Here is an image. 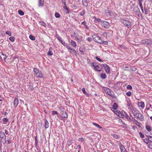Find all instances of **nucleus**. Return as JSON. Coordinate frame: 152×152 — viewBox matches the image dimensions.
<instances>
[{
    "mask_svg": "<svg viewBox=\"0 0 152 152\" xmlns=\"http://www.w3.org/2000/svg\"><path fill=\"white\" fill-rule=\"evenodd\" d=\"M66 47L68 49V50L69 51V50H70V49H71V48L70 47H69V46L68 45H66Z\"/></svg>",
    "mask_w": 152,
    "mask_h": 152,
    "instance_id": "nucleus-64",
    "label": "nucleus"
},
{
    "mask_svg": "<svg viewBox=\"0 0 152 152\" xmlns=\"http://www.w3.org/2000/svg\"><path fill=\"white\" fill-rule=\"evenodd\" d=\"M126 88L128 89L131 90L132 89V86L130 85H128L127 86Z\"/></svg>",
    "mask_w": 152,
    "mask_h": 152,
    "instance_id": "nucleus-49",
    "label": "nucleus"
},
{
    "mask_svg": "<svg viewBox=\"0 0 152 152\" xmlns=\"http://www.w3.org/2000/svg\"><path fill=\"white\" fill-rule=\"evenodd\" d=\"M71 44L74 46L75 47L76 46V43L74 41L72 40L71 41Z\"/></svg>",
    "mask_w": 152,
    "mask_h": 152,
    "instance_id": "nucleus-37",
    "label": "nucleus"
},
{
    "mask_svg": "<svg viewBox=\"0 0 152 152\" xmlns=\"http://www.w3.org/2000/svg\"><path fill=\"white\" fill-rule=\"evenodd\" d=\"M64 9L65 10H69V8H67V6H66V5H64V6L63 7Z\"/></svg>",
    "mask_w": 152,
    "mask_h": 152,
    "instance_id": "nucleus-60",
    "label": "nucleus"
},
{
    "mask_svg": "<svg viewBox=\"0 0 152 152\" xmlns=\"http://www.w3.org/2000/svg\"><path fill=\"white\" fill-rule=\"evenodd\" d=\"M52 115H53L55 114H57V113L56 111H52Z\"/></svg>",
    "mask_w": 152,
    "mask_h": 152,
    "instance_id": "nucleus-51",
    "label": "nucleus"
},
{
    "mask_svg": "<svg viewBox=\"0 0 152 152\" xmlns=\"http://www.w3.org/2000/svg\"><path fill=\"white\" fill-rule=\"evenodd\" d=\"M138 106L139 107H140L142 108H143L145 106L144 102H139L138 103Z\"/></svg>",
    "mask_w": 152,
    "mask_h": 152,
    "instance_id": "nucleus-16",
    "label": "nucleus"
},
{
    "mask_svg": "<svg viewBox=\"0 0 152 152\" xmlns=\"http://www.w3.org/2000/svg\"><path fill=\"white\" fill-rule=\"evenodd\" d=\"M82 3L84 6L86 7L88 5V2L87 0H83Z\"/></svg>",
    "mask_w": 152,
    "mask_h": 152,
    "instance_id": "nucleus-17",
    "label": "nucleus"
},
{
    "mask_svg": "<svg viewBox=\"0 0 152 152\" xmlns=\"http://www.w3.org/2000/svg\"><path fill=\"white\" fill-rule=\"evenodd\" d=\"M70 53H72L74 54H75V55H76V51L74 49H73L71 48L70 50L69 51Z\"/></svg>",
    "mask_w": 152,
    "mask_h": 152,
    "instance_id": "nucleus-27",
    "label": "nucleus"
},
{
    "mask_svg": "<svg viewBox=\"0 0 152 152\" xmlns=\"http://www.w3.org/2000/svg\"><path fill=\"white\" fill-rule=\"evenodd\" d=\"M143 0H138V2H139V5L140 7H142V2H143Z\"/></svg>",
    "mask_w": 152,
    "mask_h": 152,
    "instance_id": "nucleus-32",
    "label": "nucleus"
},
{
    "mask_svg": "<svg viewBox=\"0 0 152 152\" xmlns=\"http://www.w3.org/2000/svg\"><path fill=\"white\" fill-rule=\"evenodd\" d=\"M91 37H88L87 39V40L89 42H91Z\"/></svg>",
    "mask_w": 152,
    "mask_h": 152,
    "instance_id": "nucleus-62",
    "label": "nucleus"
},
{
    "mask_svg": "<svg viewBox=\"0 0 152 152\" xmlns=\"http://www.w3.org/2000/svg\"><path fill=\"white\" fill-rule=\"evenodd\" d=\"M139 134L140 135V136L141 138H144L145 136L141 132H140Z\"/></svg>",
    "mask_w": 152,
    "mask_h": 152,
    "instance_id": "nucleus-47",
    "label": "nucleus"
},
{
    "mask_svg": "<svg viewBox=\"0 0 152 152\" xmlns=\"http://www.w3.org/2000/svg\"><path fill=\"white\" fill-rule=\"evenodd\" d=\"M100 77L102 79H105L106 77V75L105 73H102L101 74Z\"/></svg>",
    "mask_w": 152,
    "mask_h": 152,
    "instance_id": "nucleus-22",
    "label": "nucleus"
},
{
    "mask_svg": "<svg viewBox=\"0 0 152 152\" xmlns=\"http://www.w3.org/2000/svg\"><path fill=\"white\" fill-rule=\"evenodd\" d=\"M76 40L78 42H80L81 41V38L80 37H79V38H77Z\"/></svg>",
    "mask_w": 152,
    "mask_h": 152,
    "instance_id": "nucleus-41",
    "label": "nucleus"
},
{
    "mask_svg": "<svg viewBox=\"0 0 152 152\" xmlns=\"http://www.w3.org/2000/svg\"><path fill=\"white\" fill-rule=\"evenodd\" d=\"M135 118L137 119H139L140 121H143L144 118V117L140 112L138 113V114L137 115Z\"/></svg>",
    "mask_w": 152,
    "mask_h": 152,
    "instance_id": "nucleus-5",
    "label": "nucleus"
},
{
    "mask_svg": "<svg viewBox=\"0 0 152 152\" xmlns=\"http://www.w3.org/2000/svg\"><path fill=\"white\" fill-rule=\"evenodd\" d=\"M29 38L31 39L32 40H34L35 39V37L34 36L32 35H29Z\"/></svg>",
    "mask_w": 152,
    "mask_h": 152,
    "instance_id": "nucleus-34",
    "label": "nucleus"
},
{
    "mask_svg": "<svg viewBox=\"0 0 152 152\" xmlns=\"http://www.w3.org/2000/svg\"><path fill=\"white\" fill-rule=\"evenodd\" d=\"M148 148L150 149H152V142H150L148 146Z\"/></svg>",
    "mask_w": 152,
    "mask_h": 152,
    "instance_id": "nucleus-55",
    "label": "nucleus"
},
{
    "mask_svg": "<svg viewBox=\"0 0 152 152\" xmlns=\"http://www.w3.org/2000/svg\"><path fill=\"white\" fill-rule=\"evenodd\" d=\"M118 105L117 103H114L113 105V108L114 109H117L118 107Z\"/></svg>",
    "mask_w": 152,
    "mask_h": 152,
    "instance_id": "nucleus-26",
    "label": "nucleus"
},
{
    "mask_svg": "<svg viewBox=\"0 0 152 152\" xmlns=\"http://www.w3.org/2000/svg\"><path fill=\"white\" fill-rule=\"evenodd\" d=\"M68 117V115L66 113H65V114L63 116H61L60 117V118H61L62 119H63V118H67Z\"/></svg>",
    "mask_w": 152,
    "mask_h": 152,
    "instance_id": "nucleus-30",
    "label": "nucleus"
},
{
    "mask_svg": "<svg viewBox=\"0 0 152 152\" xmlns=\"http://www.w3.org/2000/svg\"><path fill=\"white\" fill-rule=\"evenodd\" d=\"M6 34H7L8 35L10 36H11L12 35L11 32L9 31H7L6 32Z\"/></svg>",
    "mask_w": 152,
    "mask_h": 152,
    "instance_id": "nucleus-44",
    "label": "nucleus"
},
{
    "mask_svg": "<svg viewBox=\"0 0 152 152\" xmlns=\"http://www.w3.org/2000/svg\"><path fill=\"white\" fill-rule=\"evenodd\" d=\"M111 90L108 89L107 91V93L110 96H111L113 98L116 99V96L115 95L114 93H111Z\"/></svg>",
    "mask_w": 152,
    "mask_h": 152,
    "instance_id": "nucleus-8",
    "label": "nucleus"
},
{
    "mask_svg": "<svg viewBox=\"0 0 152 152\" xmlns=\"http://www.w3.org/2000/svg\"><path fill=\"white\" fill-rule=\"evenodd\" d=\"M34 139H35V146H36L37 145V144L38 143V140H37V137H35Z\"/></svg>",
    "mask_w": 152,
    "mask_h": 152,
    "instance_id": "nucleus-43",
    "label": "nucleus"
},
{
    "mask_svg": "<svg viewBox=\"0 0 152 152\" xmlns=\"http://www.w3.org/2000/svg\"><path fill=\"white\" fill-rule=\"evenodd\" d=\"M102 65L106 72L107 73H109L110 71V67L106 64H103Z\"/></svg>",
    "mask_w": 152,
    "mask_h": 152,
    "instance_id": "nucleus-7",
    "label": "nucleus"
},
{
    "mask_svg": "<svg viewBox=\"0 0 152 152\" xmlns=\"http://www.w3.org/2000/svg\"><path fill=\"white\" fill-rule=\"evenodd\" d=\"M127 106L129 107L132 105H131V103L130 102H129L128 101H127Z\"/></svg>",
    "mask_w": 152,
    "mask_h": 152,
    "instance_id": "nucleus-54",
    "label": "nucleus"
},
{
    "mask_svg": "<svg viewBox=\"0 0 152 152\" xmlns=\"http://www.w3.org/2000/svg\"><path fill=\"white\" fill-rule=\"evenodd\" d=\"M15 37H11L9 38V40L12 42H13L15 40Z\"/></svg>",
    "mask_w": 152,
    "mask_h": 152,
    "instance_id": "nucleus-39",
    "label": "nucleus"
},
{
    "mask_svg": "<svg viewBox=\"0 0 152 152\" xmlns=\"http://www.w3.org/2000/svg\"><path fill=\"white\" fill-rule=\"evenodd\" d=\"M112 135L113 137L115 139H118L119 138L118 136V135H117L116 134H113Z\"/></svg>",
    "mask_w": 152,
    "mask_h": 152,
    "instance_id": "nucleus-40",
    "label": "nucleus"
},
{
    "mask_svg": "<svg viewBox=\"0 0 152 152\" xmlns=\"http://www.w3.org/2000/svg\"><path fill=\"white\" fill-rule=\"evenodd\" d=\"M18 104V100L17 98L15 97L14 99V106L15 107H16Z\"/></svg>",
    "mask_w": 152,
    "mask_h": 152,
    "instance_id": "nucleus-10",
    "label": "nucleus"
},
{
    "mask_svg": "<svg viewBox=\"0 0 152 152\" xmlns=\"http://www.w3.org/2000/svg\"><path fill=\"white\" fill-rule=\"evenodd\" d=\"M118 47L119 48H121V49H125V46L124 45H118Z\"/></svg>",
    "mask_w": 152,
    "mask_h": 152,
    "instance_id": "nucleus-25",
    "label": "nucleus"
},
{
    "mask_svg": "<svg viewBox=\"0 0 152 152\" xmlns=\"http://www.w3.org/2000/svg\"><path fill=\"white\" fill-rule=\"evenodd\" d=\"M45 127L46 129L49 127V123L47 120H46L45 121Z\"/></svg>",
    "mask_w": 152,
    "mask_h": 152,
    "instance_id": "nucleus-23",
    "label": "nucleus"
},
{
    "mask_svg": "<svg viewBox=\"0 0 152 152\" xmlns=\"http://www.w3.org/2000/svg\"><path fill=\"white\" fill-rule=\"evenodd\" d=\"M96 63H92L91 64V66H94V67H95V66H96Z\"/></svg>",
    "mask_w": 152,
    "mask_h": 152,
    "instance_id": "nucleus-52",
    "label": "nucleus"
},
{
    "mask_svg": "<svg viewBox=\"0 0 152 152\" xmlns=\"http://www.w3.org/2000/svg\"><path fill=\"white\" fill-rule=\"evenodd\" d=\"M34 71L35 72V75L37 77L41 78L43 76V74L42 72L40 71H39L37 68H34Z\"/></svg>",
    "mask_w": 152,
    "mask_h": 152,
    "instance_id": "nucleus-1",
    "label": "nucleus"
},
{
    "mask_svg": "<svg viewBox=\"0 0 152 152\" xmlns=\"http://www.w3.org/2000/svg\"><path fill=\"white\" fill-rule=\"evenodd\" d=\"M148 139L151 142H152V137L149 136L148 137Z\"/></svg>",
    "mask_w": 152,
    "mask_h": 152,
    "instance_id": "nucleus-48",
    "label": "nucleus"
},
{
    "mask_svg": "<svg viewBox=\"0 0 152 152\" xmlns=\"http://www.w3.org/2000/svg\"><path fill=\"white\" fill-rule=\"evenodd\" d=\"M145 128L147 130L148 132H150L151 130V127L148 125H146Z\"/></svg>",
    "mask_w": 152,
    "mask_h": 152,
    "instance_id": "nucleus-19",
    "label": "nucleus"
},
{
    "mask_svg": "<svg viewBox=\"0 0 152 152\" xmlns=\"http://www.w3.org/2000/svg\"><path fill=\"white\" fill-rule=\"evenodd\" d=\"M62 3L64 4V5H66V1L65 0H61Z\"/></svg>",
    "mask_w": 152,
    "mask_h": 152,
    "instance_id": "nucleus-59",
    "label": "nucleus"
},
{
    "mask_svg": "<svg viewBox=\"0 0 152 152\" xmlns=\"http://www.w3.org/2000/svg\"><path fill=\"white\" fill-rule=\"evenodd\" d=\"M102 43H101V44H103L104 45H107V41H103L102 40Z\"/></svg>",
    "mask_w": 152,
    "mask_h": 152,
    "instance_id": "nucleus-58",
    "label": "nucleus"
},
{
    "mask_svg": "<svg viewBox=\"0 0 152 152\" xmlns=\"http://www.w3.org/2000/svg\"><path fill=\"white\" fill-rule=\"evenodd\" d=\"M85 11L84 10H83L80 13V15L81 16H83L85 14Z\"/></svg>",
    "mask_w": 152,
    "mask_h": 152,
    "instance_id": "nucleus-50",
    "label": "nucleus"
},
{
    "mask_svg": "<svg viewBox=\"0 0 152 152\" xmlns=\"http://www.w3.org/2000/svg\"><path fill=\"white\" fill-rule=\"evenodd\" d=\"M93 124L94 125L99 129H101L102 128V127L100 126L98 124L96 123H93Z\"/></svg>",
    "mask_w": 152,
    "mask_h": 152,
    "instance_id": "nucleus-31",
    "label": "nucleus"
},
{
    "mask_svg": "<svg viewBox=\"0 0 152 152\" xmlns=\"http://www.w3.org/2000/svg\"><path fill=\"white\" fill-rule=\"evenodd\" d=\"M82 91L83 92V94H84L88 96H89V94L86 92L85 89L84 88H82Z\"/></svg>",
    "mask_w": 152,
    "mask_h": 152,
    "instance_id": "nucleus-24",
    "label": "nucleus"
},
{
    "mask_svg": "<svg viewBox=\"0 0 152 152\" xmlns=\"http://www.w3.org/2000/svg\"><path fill=\"white\" fill-rule=\"evenodd\" d=\"M131 92L129 91L126 93V95L128 96H130L131 95Z\"/></svg>",
    "mask_w": 152,
    "mask_h": 152,
    "instance_id": "nucleus-53",
    "label": "nucleus"
},
{
    "mask_svg": "<svg viewBox=\"0 0 152 152\" xmlns=\"http://www.w3.org/2000/svg\"><path fill=\"white\" fill-rule=\"evenodd\" d=\"M93 39L94 41L99 43H101L102 42V39L100 37L97 36L96 35H94L92 36Z\"/></svg>",
    "mask_w": 152,
    "mask_h": 152,
    "instance_id": "nucleus-3",
    "label": "nucleus"
},
{
    "mask_svg": "<svg viewBox=\"0 0 152 152\" xmlns=\"http://www.w3.org/2000/svg\"><path fill=\"white\" fill-rule=\"evenodd\" d=\"M84 140L85 138L82 137L80 138L79 139V140L81 142H82L83 141H84Z\"/></svg>",
    "mask_w": 152,
    "mask_h": 152,
    "instance_id": "nucleus-57",
    "label": "nucleus"
},
{
    "mask_svg": "<svg viewBox=\"0 0 152 152\" xmlns=\"http://www.w3.org/2000/svg\"><path fill=\"white\" fill-rule=\"evenodd\" d=\"M77 147H78V148H79V150H78V152H82V151L81 150V147L80 145H77Z\"/></svg>",
    "mask_w": 152,
    "mask_h": 152,
    "instance_id": "nucleus-42",
    "label": "nucleus"
},
{
    "mask_svg": "<svg viewBox=\"0 0 152 152\" xmlns=\"http://www.w3.org/2000/svg\"><path fill=\"white\" fill-rule=\"evenodd\" d=\"M129 108H130L131 110H133V111L134 110V107H133V106H132V105H131V106L129 107Z\"/></svg>",
    "mask_w": 152,
    "mask_h": 152,
    "instance_id": "nucleus-61",
    "label": "nucleus"
},
{
    "mask_svg": "<svg viewBox=\"0 0 152 152\" xmlns=\"http://www.w3.org/2000/svg\"><path fill=\"white\" fill-rule=\"evenodd\" d=\"M132 112L133 114V115L135 117V116H136L138 114V113L139 112V111H137L136 110H134L132 111Z\"/></svg>",
    "mask_w": 152,
    "mask_h": 152,
    "instance_id": "nucleus-15",
    "label": "nucleus"
},
{
    "mask_svg": "<svg viewBox=\"0 0 152 152\" xmlns=\"http://www.w3.org/2000/svg\"><path fill=\"white\" fill-rule=\"evenodd\" d=\"M105 14L106 15L109 17L111 16V13L108 9H107L105 11Z\"/></svg>",
    "mask_w": 152,
    "mask_h": 152,
    "instance_id": "nucleus-11",
    "label": "nucleus"
},
{
    "mask_svg": "<svg viewBox=\"0 0 152 152\" xmlns=\"http://www.w3.org/2000/svg\"><path fill=\"white\" fill-rule=\"evenodd\" d=\"M124 113L125 114V118L127 119L129 121H131V119L130 117L126 115L124 111Z\"/></svg>",
    "mask_w": 152,
    "mask_h": 152,
    "instance_id": "nucleus-29",
    "label": "nucleus"
},
{
    "mask_svg": "<svg viewBox=\"0 0 152 152\" xmlns=\"http://www.w3.org/2000/svg\"><path fill=\"white\" fill-rule=\"evenodd\" d=\"M94 18L95 19L94 22L96 23H97L99 22L102 23V20L100 19L99 18H97L95 17H94Z\"/></svg>",
    "mask_w": 152,
    "mask_h": 152,
    "instance_id": "nucleus-14",
    "label": "nucleus"
},
{
    "mask_svg": "<svg viewBox=\"0 0 152 152\" xmlns=\"http://www.w3.org/2000/svg\"><path fill=\"white\" fill-rule=\"evenodd\" d=\"M18 13L20 15H24V12L21 10H19L18 11Z\"/></svg>",
    "mask_w": 152,
    "mask_h": 152,
    "instance_id": "nucleus-36",
    "label": "nucleus"
},
{
    "mask_svg": "<svg viewBox=\"0 0 152 152\" xmlns=\"http://www.w3.org/2000/svg\"><path fill=\"white\" fill-rule=\"evenodd\" d=\"M95 58L98 61H100V62H102L103 61L100 59L98 57L96 56V57Z\"/></svg>",
    "mask_w": 152,
    "mask_h": 152,
    "instance_id": "nucleus-46",
    "label": "nucleus"
},
{
    "mask_svg": "<svg viewBox=\"0 0 152 152\" xmlns=\"http://www.w3.org/2000/svg\"><path fill=\"white\" fill-rule=\"evenodd\" d=\"M133 121L139 127H140L141 126L139 124V123L138 122V121L135 119H134L133 120Z\"/></svg>",
    "mask_w": 152,
    "mask_h": 152,
    "instance_id": "nucleus-21",
    "label": "nucleus"
},
{
    "mask_svg": "<svg viewBox=\"0 0 152 152\" xmlns=\"http://www.w3.org/2000/svg\"><path fill=\"white\" fill-rule=\"evenodd\" d=\"M65 46L66 45V44L64 41H63L62 40V42H61Z\"/></svg>",
    "mask_w": 152,
    "mask_h": 152,
    "instance_id": "nucleus-63",
    "label": "nucleus"
},
{
    "mask_svg": "<svg viewBox=\"0 0 152 152\" xmlns=\"http://www.w3.org/2000/svg\"><path fill=\"white\" fill-rule=\"evenodd\" d=\"M87 23L85 21H84L81 23V24L83 25L87 29H88L89 28L87 26Z\"/></svg>",
    "mask_w": 152,
    "mask_h": 152,
    "instance_id": "nucleus-18",
    "label": "nucleus"
},
{
    "mask_svg": "<svg viewBox=\"0 0 152 152\" xmlns=\"http://www.w3.org/2000/svg\"><path fill=\"white\" fill-rule=\"evenodd\" d=\"M102 25L104 28H108L110 26V24L108 22L102 21Z\"/></svg>",
    "mask_w": 152,
    "mask_h": 152,
    "instance_id": "nucleus-6",
    "label": "nucleus"
},
{
    "mask_svg": "<svg viewBox=\"0 0 152 152\" xmlns=\"http://www.w3.org/2000/svg\"><path fill=\"white\" fill-rule=\"evenodd\" d=\"M142 43L146 45H151L152 44V41L150 39H146L142 40Z\"/></svg>",
    "mask_w": 152,
    "mask_h": 152,
    "instance_id": "nucleus-4",
    "label": "nucleus"
},
{
    "mask_svg": "<svg viewBox=\"0 0 152 152\" xmlns=\"http://www.w3.org/2000/svg\"><path fill=\"white\" fill-rule=\"evenodd\" d=\"M56 36L57 38L60 42H62V40L61 39V38L58 34H57Z\"/></svg>",
    "mask_w": 152,
    "mask_h": 152,
    "instance_id": "nucleus-33",
    "label": "nucleus"
},
{
    "mask_svg": "<svg viewBox=\"0 0 152 152\" xmlns=\"http://www.w3.org/2000/svg\"><path fill=\"white\" fill-rule=\"evenodd\" d=\"M148 139H145L144 140V142L146 143V144H147L148 143Z\"/></svg>",
    "mask_w": 152,
    "mask_h": 152,
    "instance_id": "nucleus-56",
    "label": "nucleus"
},
{
    "mask_svg": "<svg viewBox=\"0 0 152 152\" xmlns=\"http://www.w3.org/2000/svg\"><path fill=\"white\" fill-rule=\"evenodd\" d=\"M3 122L4 124H6L8 121V119L6 118H4L3 119Z\"/></svg>",
    "mask_w": 152,
    "mask_h": 152,
    "instance_id": "nucleus-35",
    "label": "nucleus"
},
{
    "mask_svg": "<svg viewBox=\"0 0 152 152\" xmlns=\"http://www.w3.org/2000/svg\"><path fill=\"white\" fill-rule=\"evenodd\" d=\"M121 21L125 26H126L128 28H130L131 27V23L129 21L124 19H121Z\"/></svg>",
    "mask_w": 152,
    "mask_h": 152,
    "instance_id": "nucleus-2",
    "label": "nucleus"
},
{
    "mask_svg": "<svg viewBox=\"0 0 152 152\" xmlns=\"http://www.w3.org/2000/svg\"><path fill=\"white\" fill-rule=\"evenodd\" d=\"M44 4V0H39V6H42Z\"/></svg>",
    "mask_w": 152,
    "mask_h": 152,
    "instance_id": "nucleus-20",
    "label": "nucleus"
},
{
    "mask_svg": "<svg viewBox=\"0 0 152 152\" xmlns=\"http://www.w3.org/2000/svg\"><path fill=\"white\" fill-rule=\"evenodd\" d=\"M55 16L56 18H59L60 17V15L58 12H56L55 13Z\"/></svg>",
    "mask_w": 152,
    "mask_h": 152,
    "instance_id": "nucleus-38",
    "label": "nucleus"
},
{
    "mask_svg": "<svg viewBox=\"0 0 152 152\" xmlns=\"http://www.w3.org/2000/svg\"><path fill=\"white\" fill-rule=\"evenodd\" d=\"M94 69L96 71H101V70L100 69H99V67L97 65H96V66H95V67L94 68Z\"/></svg>",
    "mask_w": 152,
    "mask_h": 152,
    "instance_id": "nucleus-28",
    "label": "nucleus"
},
{
    "mask_svg": "<svg viewBox=\"0 0 152 152\" xmlns=\"http://www.w3.org/2000/svg\"><path fill=\"white\" fill-rule=\"evenodd\" d=\"M120 147L121 152H127L126 150L123 145H121L120 146Z\"/></svg>",
    "mask_w": 152,
    "mask_h": 152,
    "instance_id": "nucleus-12",
    "label": "nucleus"
},
{
    "mask_svg": "<svg viewBox=\"0 0 152 152\" xmlns=\"http://www.w3.org/2000/svg\"><path fill=\"white\" fill-rule=\"evenodd\" d=\"M135 13L136 14L138 15H139L140 14V12L139 9H138V10L135 11Z\"/></svg>",
    "mask_w": 152,
    "mask_h": 152,
    "instance_id": "nucleus-45",
    "label": "nucleus"
},
{
    "mask_svg": "<svg viewBox=\"0 0 152 152\" xmlns=\"http://www.w3.org/2000/svg\"><path fill=\"white\" fill-rule=\"evenodd\" d=\"M0 137L1 138V140H5L6 142V136L4 133L3 132H1L0 133Z\"/></svg>",
    "mask_w": 152,
    "mask_h": 152,
    "instance_id": "nucleus-9",
    "label": "nucleus"
},
{
    "mask_svg": "<svg viewBox=\"0 0 152 152\" xmlns=\"http://www.w3.org/2000/svg\"><path fill=\"white\" fill-rule=\"evenodd\" d=\"M52 48L50 47L49 48V50L48 53L47 54L49 56H51L53 55V53L52 51Z\"/></svg>",
    "mask_w": 152,
    "mask_h": 152,
    "instance_id": "nucleus-13",
    "label": "nucleus"
}]
</instances>
